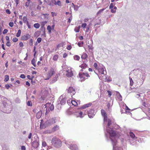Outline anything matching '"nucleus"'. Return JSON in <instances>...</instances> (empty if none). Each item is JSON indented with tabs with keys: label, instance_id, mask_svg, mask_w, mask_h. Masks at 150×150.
Masks as SVG:
<instances>
[{
	"label": "nucleus",
	"instance_id": "obj_1",
	"mask_svg": "<svg viewBox=\"0 0 150 150\" xmlns=\"http://www.w3.org/2000/svg\"><path fill=\"white\" fill-rule=\"evenodd\" d=\"M108 132L110 134V138L112 142H113L112 139L113 137L118 138L119 137V134H118L117 132L113 130L110 128L108 129Z\"/></svg>",
	"mask_w": 150,
	"mask_h": 150
},
{
	"label": "nucleus",
	"instance_id": "obj_2",
	"mask_svg": "<svg viewBox=\"0 0 150 150\" xmlns=\"http://www.w3.org/2000/svg\"><path fill=\"white\" fill-rule=\"evenodd\" d=\"M52 143L55 147H59L61 146L62 142L59 139L54 137L52 139Z\"/></svg>",
	"mask_w": 150,
	"mask_h": 150
},
{
	"label": "nucleus",
	"instance_id": "obj_3",
	"mask_svg": "<svg viewBox=\"0 0 150 150\" xmlns=\"http://www.w3.org/2000/svg\"><path fill=\"white\" fill-rule=\"evenodd\" d=\"M55 73V70L52 67H50L46 74L47 78L46 80L49 79Z\"/></svg>",
	"mask_w": 150,
	"mask_h": 150
},
{
	"label": "nucleus",
	"instance_id": "obj_4",
	"mask_svg": "<svg viewBox=\"0 0 150 150\" xmlns=\"http://www.w3.org/2000/svg\"><path fill=\"white\" fill-rule=\"evenodd\" d=\"M79 76L81 81H84L86 79V77L88 78L90 77L89 74L87 73H80L79 74Z\"/></svg>",
	"mask_w": 150,
	"mask_h": 150
},
{
	"label": "nucleus",
	"instance_id": "obj_5",
	"mask_svg": "<svg viewBox=\"0 0 150 150\" xmlns=\"http://www.w3.org/2000/svg\"><path fill=\"white\" fill-rule=\"evenodd\" d=\"M101 114L104 118V122L106 121L107 120V115L105 111L103 109L101 110Z\"/></svg>",
	"mask_w": 150,
	"mask_h": 150
},
{
	"label": "nucleus",
	"instance_id": "obj_6",
	"mask_svg": "<svg viewBox=\"0 0 150 150\" xmlns=\"http://www.w3.org/2000/svg\"><path fill=\"white\" fill-rule=\"evenodd\" d=\"M30 38V35L28 34L22 36L21 37V39L23 40H27Z\"/></svg>",
	"mask_w": 150,
	"mask_h": 150
},
{
	"label": "nucleus",
	"instance_id": "obj_7",
	"mask_svg": "<svg viewBox=\"0 0 150 150\" xmlns=\"http://www.w3.org/2000/svg\"><path fill=\"white\" fill-rule=\"evenodd\" d=\"M88 115L89 117L90 118L93 117L95 115L94 110H91L89 111L88 112Z\"/></svg>",
	"mask_w": 150,
	"mask_h": 150
},
{
	"label": "nucleus",
	"instance_id": "obj_8",
	"mask_svg": "<svg viewBox=\"0 0 150 150\" xmlns=\"http://www.w3.org/2000/svg\"><path fill=\"white\" fill-rule=\"evenodd\" d=\"M39 145V142L36 140L34 141L32 143V146L35 148H37L38 146Z\"/></svg>",
	"mask_w": 150,
	"mask_h": 150
},
{
	"label": "nucleus",
	"instance_id": "obj_9",
	"mask_svg": "<svg viewBox=\"0 0 150 150\" xmlns=\"http://www.w3.org/2000/svg\"><path fill=\"white\" fill-rule=\"evenodd\" d=\"M75 115L76 117H80L82 118L83 117V113L81 111L76 112L75 113Z\"/></svg>",
	"mask_w": 150,
	"mask_h": 150
},
{
	"label": "nucleus",
	"instance_id": "obj_10",
	"mask_svg": "<svg viewBox=\"0 0 150 150\" xmlns=\"http://www.w3.org/2000/svg\"><path fill=\"white\" fill-rule=\"evenodd\" d=\"M66 75L67 77H71L73 75V73L71 69H69L67 71Z\"/></svg>",
	"mask_w": 150,
	"mask_h": 150
},
{
	"label": "nucleus",
	"instance_id": "obj_11",
	"mask_svg": "<svg viewBox=\"0 0 150 150\" xmlns=\"http://www.w3.org/2000/svg\"><path fill=\"white\" fill-rule=\"evenodd\" d=\"M68 92L70 93H72L74 95L75 93L74 89L72 87H70L69 88Z\"/></svg>",
	"mask_w": 150,
	"mask_h": 150
},
{
	"label": "nucleus",
	"instance_id": "obj_12",
	"mask_svg": "<svg viewBox=\"0 0 150 150\" xmlns=\"http://www.w3.org/2000/svg\"><path fill=\"white\" fill-rule=\"evenodd\" d=\"M92 105V103H90L85 104L82 106L81 108L83 109L86 108L91 106Z\"/></svg>",
	"mask_w": 150,
	"mask_h": 150
},
{
	"label": "nucleus",
	"instance_id": "obj_13",
	"mask_svg": "<svg viewBox=\"0 0 150 150\" xmlns=\"http://www.w3.org/2000/svg\"><path fill=\"white\" fill-rule=\"evenodd\" d=\"M99 72L100 74H104V69L103 67L99 68L98 69Z\"/></svg>",
	"mask_w": 150,
	"mask_h": 150
},
{
	"label": "nucleus",
	"instance_id": "obj_14",
	"mask_svg": "<svg viewBox=\"0 0 150 150\" xmlns=\"http://www.w3.org/2000/svg\"><path fill=\"white\" fill-rule=\"evenodd\" d=\"M42 112L41 110L38 111L36 114V117L38 119H39L42 116Z\"/></svg>",
	"mask_w": 150,
	"mask_h": 150
},
{
	"label": "nucleus",
	"instance_id": "obj_15",
	"mask_svg": "<svg viewBox=\"0 0 150 150\" xmlns=\"http://www.w3.org/2000/svg\"><path fill=\"white\" fill-rule=\"evenodd\" d=\"M79 67L82 68L81 70V71H83V69H85L86 68L87 65L86 63H83L80 65Z\"/></svg>",
	"mask_w": 150,
	"mask_h": 150
},
{
	"label": "nucleus",
	"instance_id": "obj_16",
	"mask_svg": "<svg viewBox=\"0 0 150 150\" xmlns=\"http://www.w3.org/2000/svg\"><path fill=\"white\" fill-rule=\"evenodd\" d=\"M116 96L117 98L120 100H122V97L118 92H117L116 94Z\"/></svg>",
	"mask_w": 150,
	"mask_h": 150
},
{
	"label": "nucleus",
	"instance_id": "obj_17",
	"mask_svg": "<svg viewBox=\"0 0 150 150\" xmlns=\"http://www.w3.org/2000/svg\"><path fill=\"white\" fill-rule=\"evenodd\" d=\"M87 57V54L85 53H83L81 56V58L83 59H86Z\"/></svg>",
	"mask_w": 150,
	"mask_h": 150
},
{
	"label": "nucleus",
	"instance_id": "obj_18",
	"mask_svg": "<svg viewBox=\"0 0 150 150\" xmlns=\"http://www.w3.org/2000/svg\"><path fill=\"white\" fill-rule=\"evenodd\" d=\"M47 22L46 21H45L40 23L41 26V28H44V26L47 23Z\"/></svg>",
	"mask_w": 150,
	"mask_h": 150
},
{
	"label": "nucleus",
	"instance_id": "obj_19",
	"mask_svg": "<svg viewBox=\"0 0 150 150\" xmlns=\"http://www.w3.org/2000/svg\"><path fill=\"white\" fill-rule=\"evenodd\" d=\"M54 1L55 2V3H54L55 5H56L57 4L59 6H62V3L60 1L58 0L57 2H56L55 0H54Z\"/></svg>",
	"mask_w": 150,
	"mask_h": 150
},
{
	"label": "nucleus",
	"instance_id": "obj_20",
	"mask_svg": "<svg viewBox=\"0 0 150 150\" xmlns=\"http://www.w3.org/2000/svg\"><path fill=\"white\" fill-rule=\"evenodd\" d=\"M59 129V127L57 125H56V126H54L52 128V131L53 132H55V131Z\"/></svg>",
	"mask_w": 150,
	"mask_h": 150
},
{
	"label": "nucleus",
	"instance_id": "obj_21",
	"mask_svg": "<svg viewBox=\"0 0 150 150\" xmlns=\"http://www.w3.org/2000/svg\"><path fill=\"white\" fill-rule=\"evenodd\" d=\"M76 145H71L70 146V149L71 150H75L76 149Z\"/></svg>",
	"mask_w": 150,
	"mask_h": 150
},
{
	"label": "nucleus",
	"instance_id": "obj_22",
	"mask_svg": "<svg viewBox=\"0 0 150 150\" xmlns=\"http://www.w3.org/2000/svg\"><path fill=\"white\" fill-rule=\"evenodd\" d=\"M23 21L24 23H27L28 22L27 21V19L26 16H24L23 18Z\"/></svg>",
	"mask_w": 150,
	"mask_h": 150
},
{
	"label": "nucleus",
	"instance_id": "obj_23",
	"mask_svg": "<svg viewBox=\"0 0 150 150\" xmlns=\"http://www.w3.org/2000/svg\"><path fill=\"white\" fill-rule=\"evenodd\" d=\"M74 60L79 61L80 59V57L78 55H75L74 56Z\"/></svg>",
	"mask_w": 150,
	"mask_h": 150
},
{
	"label": "nucleus",
	"instance_id": "obj_24",
	"mask_svg": "<svg viewBox=\"0 0 150 150\" xmlns=\"http://www.w3.org/2000/svg\"><path fill=\"white\" fill-rule=\"evenodd\" d=\"M58 55L57 54L55 55L53 57V59L55 61H56L57 60L58 58Z\"/></svg>",
	"mask_w": 150,
	"mask_h": 150
},
{
	"label": "nucleus",
	"instance_id": "obj_25",
	"mask_svg": "<svg viewBox=\"0 0 150 150\" xmlns=\"http://www.w3.org/2000/svg\"><path fill=\"white\" fill-rule=\"evenodd\" d=\"M80 26H79L78 27H76L74 29V31L76 33L79 32L80 30Z\"/></svg>",
	"mask_w": 150,
	"mask_h": 150
},
{
	"label": "nucleus",
	"instance_id": "obj_26",
	"mask_svg": "<svg viewBox=\"0 0 150 150\" xmlns=\"http://www.w3.org/2000/svg\"><path fill=\"white\" fill-rule=\"evenodd\" d=\"M71 103L72 105H74L75 106H77L78 104L77 102L74 100H71Z\"/></svg>",
	"mask_w": 150,
	"mask_h": 150
},
{
	"label": "nucleus",
	"instance_id": "obj_27",
	"mask_svg": "<svg viewBox=\"0 0 150 150\" xmlns=\"http://www.w3.org/2000/svg\"><path fill=\"white\" fill-rule=\"evenodd\" d=\"M34 27L36 29H38L40 28V25L38 23H36L34 24Z\"/></svg>",
	"mask_w": 150,
	"mask_h": 150
},
{
	"label": "nucleus",
	"instance_id": "obj_28",
	"mask_svg": "<svg viewBox=\"0 0 150 150\" xmlns=\"http://www.w3.org/2000/svg\"><path fill=\"white\" fill-rule=\"evenodd\" d=\"M47 29L49 33H51V32L52 28L50 25H48L47 27Z\"/></svg>",
	"mask_w": 150,
	"mask_h": 150
},
{
	"label": "nucleus",
	"instance_id": "obj_29",
	"mask_svg": "<svg viewBox=\"0 0 150 150\" xmlns=\"http://www.w3.org/2000/svg\"><path fill=\"white\" fill-rule=\"evenodd\" d=\"M9 79V76L8 75H6L5 76L4 81H7Z\"/></svg>",
	"mask_w": 150,
	"mask_h": 150
},
{
	"label": "nucleus",
	"instance_id": "obj_30",
	"mask_svg": "<svg viewBox=\"0 0 150 150\" xmlns=\"http://www.w3.org/2000/svg\"><path fill=\"white\" fill-rule=\"evenodd\" d=\"M21 30H18V32L16 34V36L17 37H19L21 35Z\"/></svg>",
	"mask_w": 150,
	"mask_h": 150
},
{
	"label": "nucleus",
	"instance_id": "obj_31",
	"mask_svg": "<svg viewBox=\"0 0 150 150\" xmlns=\"http://www.w3.org/2000/svg\"><path fill=\"white\" fill-rule=\"evenodd\" d=\"M105 10V8H102L101 9L99 10V11L97 13V15H98L99 14H100L101 12H102L104 10Z\"/></svg>",
	"mask_w": 150,
	"mask_h": 150
},
{
	"label": "nucleus",
	"instance_id": "obj_32",
	"mask_svg": "<svg viewBox=\"0 0 150 150\" xmlns=\"http://www.w3.org/2000/svg\"><path fill=\"white\" fill-rule=\"evenodd\" d=\"M27 105L28 106H32V103L31 101H28L27 103Z\"/></svg>",
	"mask_w": 150,
	"mask_h": 150
},
{
	"label": "nucleus",
	"instance_id": "obj_33",
	"mask_svg": "<svg viewBox=\"0 0 150 150\" xmlns=\"http://www.w3.org/2000/svg\"><path fill=\"white\" fill-rule=\"evenodd\" d=\"M129 134H130V136L132 138H134L135 137V135L134 134V133L132 132H130Z\"/></svg>",
	"mask_w": 150,
	"mask_h": 150
},
{
	"label": "nucleus",
	"instance_id": "obj_34",
	"mask_svg": "<svg viewBox=\"0 0 150 150\" xmlns=\"http://www.w3.org/2000/svg\"><path fill=\"white\" fill-rule=\"evenodd\" d=\"M31 63L33 64V65L35 67L36 65L35 63V59L34 58H33L31 61Z\"/></svg>",
	"mask_w": 150,
	"mask_h": 150
},
{
	"label": "nucleus",
	"instance_id": "obj_35",
	"mask_svg": "<svg viewBox=\"0 0 150 150\" xmlns=\"http://www.w3.org/2000/svg\"><path fill=\"white\" fill-rule=\"evenodd\" d=\"M83 44V42H79L78 43V45L79 47H82Z\"/></svg>",
	"mask_w": 150,
	"mask_h": 150
},
{
	"label": "nucleus",
	"instance_id": "obj_36",
	"mask_svg": "<svg viewBox=\"0 0 150 150\" xmlns=\"http://www.w3.org/2000/svg\"><path fill=\"white\" fill-rule=\"evenodd\" d=\"M33 40L32 39H31L30 40L29 44L31 46H33Z\"/></svg>",
	"mask_w": 150,
	"mask_h": 150
},
{
	"label": "nucleus",
	"instance_id": "obj_37",
	"mask_svg": "<svg viewBox=\"0 0 150 150\" xmlns=\"http://www.w3.org/2000/svg\"><path fill=\"white\" fill-rule=\"evenodd\" d=\"M87 25V24L86 23H83L82 24L81 27L83 29H85Z\"/></svg>",
	"mask_w": 150,
	"mask_h": 150
},
{
	"label": "nucleus",
	"instance_id": "obj_38",
	"mask_svg": "<svg viewBox=\"0 0 150 150\" xmlns=\"http://www.w3.org/2000/svg\"><path fill=\"white\" fill-rule=\"evenodd\" d=\"M30 2L26 1L25 3V6L26 7H28L30 5Z\"/></svg>",
	"mask_w": 150,
	"mask_h": 150
},
{
	"label": "nucleus",
	"instance_id": "obj_39",
	"mask_svg": "<svg viewBox=\"0 0 150 150\" xmlns=\"http://www.w3.org/2000/svg\"><path fill=\"white\" fill-rule=\"evenodd\" d=\"M129 79H130V85L131 86H132L133 85V81L132 79L131 78H130Z\"/></svg>",
	"mask_w": 150,
	"mask_h": 150
},
{
	"label": "nucleus",
	"instance_id": "obj_40",
	"mask_svg": "<svg viewBox=\"0 0 150 150\" xmlns=\"http://www.w3.org/2000/svg\"><path fill=\"white\" fill-rule=\"evenodd\" d=\"M18 39L16 38H13L12 40L13 42H16L18 41Z\"/></svg>",
	"mask_w": 150,
	"mask_h": 150
},
{
	"label": "nucleus",
	"instance_id": "obj_41",
	"mask_svg": "<svg viewBox=\"0 0 150 150\" xmlns=\"http://www.w3.org/2000/svg\"><path fill=\"white\" fill-rule=\"evenodd\" d=\"M111 120L110 119H108V126H109L111 125Z\"/></svg>",
	"mask_w": 150,
	"mask_h": 150
},
{
	"label": "nucleus",
	"instance_id": "obj_42",
	"mask_svg": "<svg viewBox=\"0 0 150 150\" xmlns=\"http://www.w3.org/2000/svg\"><path fill=\"white\" fill-rule=\"evenodd\" d=\"M42 41V38H38L37 39V41L39 43L41 42Z\"/></svg>",
	"mask_w": 150,
	"mask_h": 150
},
{
	"label": "nucleus",
	"instance_id": "obj_43",
	"mask_svg": "<svg viewBox=\"0 0 150 150\" xmlns=\"http://www.w3.org/2000/svg\"><path fill=\"white\" fill-rule=\"evenodd\" d=\"M50 109L51 110H52L54 109V106L52 105H51L49 107Z\"/></svg>",
	"mask_w": 150,
	"mask_h": 150
},
{
	"label": "nucleus",
	"instance_id": "obj_44",
	"mask_svg": "<svg viewBox=\"0 0 150 150\" xmlns=\"http://www.w3.org/2000/svg\"><path fill=\"white\" fill-rule=\"evenodd\" d=\"M71 48L72 47L70 45H68L67 47V49L68 50H70L71 49Z\"/></svg>",
	"mask_w": 150,
	"mask_h": 150
},
{
	"label": "nucleus",
	"instance_id": "obj_45",
	"mask_svg": "<svg viewBox=\"0 0 150 150\" xmlns=\"http://www.w3.org/2000/svg\"><path fill=\"white\" fill-rule=\"evenodd\" d=\"M47 145V144L44 141L42 142V146L43 147H45Z\"/></svg>",
	"mask_w": 150,
	"mask_h": 150
},
{
	"label": "nucleus",
	"instance_id": "obj_46",
	"mask_svg": "<svg viewBox=\"0 0 150 150\" xmlns=\"http://www.w3.org/2000/svg\"><path fill=\"white\" fill-rule=\"evenodd\" d=\"M6 45L8 47H10L11 46V44L10 41H7V42L6 43Z\"/></svg>",
	"mask_w": 150,
	"mask_h": 150
},
{
	"label": "nucleus",
	"instance_id": "obj_47",
	"mask_svg": "<svg viewBox=\"0 0 150 150\" xmlns=\"http://www.w3.org/2000/svg\"><path fill=\"white\" fill-rule=\"evenodd\" d=\"M13 22H10L9 23V25L11 27H13Z\"/></svg>",
	"mask_w": 150,
	"mask_h": 150
},
{
	"label": "nucleus",
	"instance_id": "obj_48",
	"mask_svg": "<svg viewBox=\"0 0 150 150\" xmlns=\"http://www.w3.org/2000/svg\"><path fill=\"white\" fill-rule=\"evenodd\" d=\"M93 66L96 69H98L97 68V64L96 63H94Z\"/></svg>",
	"mask_w": 150,
	"mask_h": 150
},
{
	"label": "nucleus",
	"instance_id": "obj_49",
	"mask_svg": "<svg viewBox=\"0 0 150 150\" xmlns=\"http://www.w3.org/2000/svg\"><path fill=\"white\" fill-rule=\"evenodd\" d=\"M107 92L108 93V95L109 97H110L112 95V93L110 91H107Z\"/></svg>",
	"mask_w": 150,
	"mask_h": 150
},
{
	"label": "nucleus",
	"instance_id": "obj_50",
	"mask_svg": "<svg viewBox=\"0 0 150 150\" xmlns=\"http://www.w3.org/2000/svg\"><path fill=\"white\" fill-rule=\"evenodd\" d=\"M20 77L22 79H24L25 77V75L24 74H21L20 75Z\"/></svg>",
	"mask_w": 150,
	"mask_h": 150
},
{
	"label": "nucleus",
	"instance_id": "obj_51",
	"mask_svg": "<svg viewBox=\"0 0 150 150\" xmlns=\"http://www.w3.org/2000/svg\"><path fill=\"white\" fill-rule=\"evenodd\" d=\"M114 7V6H113V4L112 3H111L110 4V6H109V8L110 9H112Z\"/></svg>",
	"mask_w": 150,
	"mask_h": 150
},
{
	"label": "nucleus",
	"instance_id": "obj_52",
	"mask_svg": "<svg viewBox=\"0 0 150 150\" xmlns=\"http://www.w3.org/2000/svg\"><path fill=\"white\" fill-rule=\"evenodd\" d=\"M8 31V30L7 29H5L4 30V31H3V33L4 34H6L7 33Z\"/></svg>",
	"mask_w": 150,
	"mask_h": 150
},
{
	"label": "nucleus",
	"instance_id": "obj_53",
	"mask_svg": "<svg viewBox=\"0 0 150 150\" xmlns=\"http://www.w3.org/2000/svg\"><path fill=\"white\" fill-rule=\"evenodd\" d=\"M67 56V54L65 52L63 54V57L64 58H66Z\"/></svg>",
	"mask_w": 150,
	"mask_h": 150
},
{
	"label": "nucleus",
	"instance_id": "obj_54",
	"mask_svg": "<svg viewBox=\"0 0 150 150\" xmlns=\"http://www.w3.org/2000/svg\"><path fill=\"white\" fill-rule=\"evenodd\" d=\"M51 14L52 17H54L55 16H57V14L54 12H52L51 13Z\"/></svg>",
	"mask_w": 150,
	"mask_h": 150
},
{
	"label": "nucleus",
	"instance_id": "obj_55",
	"mask_svg": "<svg viewBox=\"0 0 150 150\" xmlns=\"http://www.w3.org/2000/svg\"><path fill=\"white\" fill-rule=\"evenodd\" d=\"M19 45L20 47H22L23 46V43L22 42H21L19 43Z\"/></svg>",
	"mask_w": 150,
	"mask_h": 150
},
{
	"label": "nucleus",
	"instance_id": "obj_56",
	"mask_svg": "<svg viewBox=\"0 0 150 150\" xmlns=\"http://www.w3.org/2000/svg\"><path fill=\"white\" fill-rule=\"evenodd\" d=\"M111 11L112 13H115L116 12V10H115V9H114L113 8H112V9H111Z\"/></svg>",
	"mask_w": 150,
	"mask_h": 150
},
{
	"label": "nucleus",
	"instance_id": "obj_57",
	"mask_svg": "<svg viewBox=\"0 0 150 150\" xmlns=\"http://www.w3.org/2000/svg\"><path fill=\"white\" fill-rule=\"evenodd\" d=\"M6 39L7 41H10L9 38L8 36H6Z\"/></svg>",
	"mask_w": 150,
	"mask_h": 150
},
{
	"label": "nucleus",
	"instance_id": "obj_58",
	"mask_svg": "<svg viewBox=\"0 0 150 150\" xmlns=\"http://www.w3.org/2000/svg\"><path fill=\"white\" fill-rule=\"evenodd\" d=\"M5 87L7 89H8L10 87L9 85L8 84L5 85Z\"/></svg>",
	"mask_w": 150,
	"mask_h": 150
},
{
	"label": "nucleus",
	"instance_id": "obj_59",
	"mask_svg": "<svg viewBox=\"0 0 150 150\" xmlns=\"http://www.w3.org/2000/svg\"><path fill=\"white\" fill-rule=\"evenodd\" d=\"M6 12L8 14H10L11 13V12L10 11L9 9H7L6 10Z\"/></svg>",
	"mask_w": 150,
	"mask_h": 150
},
{
	"label": "nucleus",
	"instance_id": "obj_60",
	"mask_svg": "<svg viewBox=\"0 0 150 150\" xmlns=\"http://www.w3.org/2000/svg\"><path fill=\"white\" fill-rule=\"evenodd\" d=\"M89 20V19L88 18H86L84 19V21L85 22H87Z\"/></svg>",
	"mask_w": 150,
	"mask_h": 150
},
{
	"label": "nucleus",
	"instance_id": "obj_61",
	"mask_svg": "<svg viewBox=\"0 0 150 150\" xmlns=\"http://www.w3.org/2000/svg\"><path fill=\"white\" fill-rule=\"evenodd\" d=\"M48 68L47 67H45L44 68L43 70L45 71V72H47L48 70Z\"/></svg>",
	"mask_w": 150,
	"mask_h": 150
},
{
	"label": "nucleus",
	"instance_id": "obj_62",
	"mask_svg": "<svg viewBox=\"0 0 150 150\" xmlns=\"http://www.w3.org/2000/svg\"><path fill=\"white\" fill-rule=\"evenodd\" d=\"M28 27V28H29V29H30L31 27V25L29 24V23L28 22V23H26Z\"/></svg>",
	"mask_w": 150,
	"mask_h": 150
},
{
	"label": "nucleus",
	"instance_id": "obj_63",
	"mask_svg": "<svg viewBox=\"0 0 150 150\" xmlns=\"http://www.w3.org/2000/svg\"><path fill=\"white\" fill-rule=\"evenodd\" d=\"M142 105L145 107H146V104L145 102H143Z\"/></svg>",
	"mask_w": 150,
	"mask_h": 150
},
{
	"label": "nucleus",
	"instance_id": "obj_64",
	"mask_svg": "<svg viewBox=\"0 0 150 150\" xmlns=\"http://www.w3.org/2000/svg\"><path fill=\"white\" fill-rule=\"evenodd\" d=\"M52 124H53L55 123V120L53 118H52Z\"/></svg>",
	"mask_w": 150,
	"mask_h": 150
}]
</instances>
